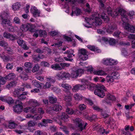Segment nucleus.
I'll use <instances>...</instances> for the list:
<instances>
[{"label":"nucleus","mask_w":135,"mask_h":135,"mask_svg":"<svg viewBox=\"0 0 135 135\" xmlns=\"http://www.w3.org/2000/svg\"><path fill=\"white\" fill-rule=\"evenodd\" d=\"M100 16L99 14L96 13L93 15L91 18H85V21L87 23L85 27L89 28L91 27L92 25L98 26L101 25L102 22Z\"/></svg>","instance_id":"obj_1"},{"label":"nucleus","mask_w":135,"mask_h":135,"mask_svg":"<svg viewBox=\"0 0 135 135\" xmlns=\"http://www.w3.org/2000/svg\"><path fill=\"white\" fill-rule=\"evenodd\" d=\"M107 11L109 15H110L113 17H115L120 13L122 16V19L123 22H127L128 20L127 16L125 15L126 11L122 8H117L115 11H112L110 8L108 7L107 8Z\"/></svg>","instance_id":"obj_2"},{"label":"nucleus","mask_w":135,"mask_h":135,"mask_svg":"<svg viewBox=\"0 0 135 135\" xmlns=\"http://www.w3.org/2000/svg\"><path fill=\"white\" fill-rule=\"evenodd\" d=\"M84 70L81 68L73 67L71 74V76L73 78H75L80 76L84 73Z\"/></svg>","instance_id":"obj_3"},{"label":"nucleus","mask_w":135,"mask_h":135,"mask_svg":"<svg viewBox=\"0 0 135 135\" xmlns=\"http://www.w3.org/2000/svg\"><path fill=\"white\" fill-rule=\"evenodd\" d=\"M104 86L102 85H97V89L94 91V94L99 97L102 98L105 96V93L103 90H105Z\"/></svg>","instance_id":"obj_4"},{"label":"nucleus","mask_w":135,"mask_h":135,"mask_svg":"<svg viewBox=\"0 0 135 135\" xmlns=\"http://www.w3.org/2000/svg\"><path fill=\"white\" fill-rule=\"evenodd\" d=\"M73 95L69 91H66L64 94V99L66 101L67 105L68 106H70L71 105V101Z\"/></svg>","instance_id":"obj_5"},{"label":"nucleus","mask_w":135,"mask_h":135,"mask_svg":"<svg viewBox=\"0 0 135 135\" xmlns=\"http://www.w3.org/2000/svg\"><path fill=\"white\" fill-rule=\"evenodd\" d=\"M15 103L16 105L13 107V110L15 112L20 113L23 109V104L18 100H17L15 102Z\"/></svg>","instance_id":"obj_6"},{"label":"nucleus","mask_w":135,"mask_h":135,"mask_svg":"<svg viewBox=\"0 0 135 135\" xmlns=\"http://www.w3.org/2000/svg\"><path fill=\"white\" fill-rule=\"evenodd\" d=\"M8 14L6 13H3L1 16V24L6 26L12 25V22L6 19L8 16Z\"/></svg>","instance_id":"obj_7"},{"label":"nucleus","mask_w":135,"mask_h":135,"mask_svg":"<svg viewBox=\"0 0 135 135\" xmlns=\"http://www.w3.org/2000/svg\"><path fill=\"white\" fill-rule=\"evenodd\" d=\"M73 122L75 126L78 128L79 130L81 131L83 130L84 122L81 119L77 118L73 120Z\"/></svg>","instance_id":"obj_8"},{"label":"nucleus","mask_w":135,"mask_h":135,"mask_svg":"<svg viewBox=\"0 0 135 135\" xmlns=\"http://www.w3.org/2000/svg\"><path fill=\"white\" fill-rule=\"evenodd\" d=\"M127 22H124L122 24L123 26L125 29L128 31L134 33L135 32V28L133 26L130 25Z\"/></svg>","instance_id":"obj_9"},{"label":"nucleus","mask_w":135,"mask_h":135,"mask_svg":"<svg viewBox=\"0 0 135 135\" xmlns=\"http://www.w3.org/2000/svg\"><path fill=\"white\" fill-rule=\"evenodd\" d=\"M70 76V74L68 72H60L56 75V77L59 80L61 79L64 80Z\"/></svg>","instance_id":"obj_10"},{"label":"nucleus","mask_w":135,"mask_h":135,"mask_svg":"<svg viewBox=\"0 0 135 135\" xmlns=\"http://www.w3.org/2000/svg\"><path fill=\"white\" fill-rule=\"evenodd\" d=\"M3 36L4 38L12 40H14L18 38L17 36L16 35L6 32L4 33Z\"/></svg>","instance_id":"obj_11"},{"label":"nucleus","mask_w":135,"mask_h":135,"mask_svg":"<svg viewBox=\"0 0 135 135\" xmlns=\"http://www.w3.org/2000/svg\"><path fill=\"white\" fill-rule=\"evenodd\" d=\"M115 99V98L114 96L109 94L107 95V98L104 100L108 105H111L113 101Z\"/></svg>","instance_id":"obj_12"},{"label":"nucleus","mask_w":135,"mask_h":135,"mask_svg":"<svg viewBox=\"0 0 135 135\" xmlns=\"http://www.w3.org/2000/svg\"><path fill=\"white\" fill-rule=\"evenodd\" d=\"M30 12L35 17H39L40 16V11L34 6H32L31 8Z\"/></svg>","instance_id":"obj_13"},{"label":"nucleus","mask_w":135,"mask_h":135,"mask_svg":"<svg viewBox=\"0 0 135 135\" xmlns=\"http://www.w3.org/2000/svg\"><path fill=\"white\" fill-rule=\"evenodd\" d=\"M86 89V86L84 85L77 84L74 86L72 89L74 92H76L79 90H84Z\"/></svg>","instance_id":"obj_14"},{"label":"nucleus","mask_w":135,"mask_h":135,"mask_svg":"<svg viewBox=\"0 0 135 135\" xmlns=\"http://www.w3.org/2000/svg\"><path fill=\"white\" fill-rule=\"evenodd\" d=\"M81 81L84 83L87 86L88 89L91 91H93L95 89V85L93 84L89 83L87 80L83 79Z\"/></svg>","instance_id":"obj_15"},{"label":"nucleus","mask_w":135,"mask_h":135,"mask_svg":"<svg viewBox=\"0 0 135 135\" xmlns=\"http://www.w3.org/2000/svg\"><path fill=\"white\" fill-rule=\"evenodd\" d=\"M117 28V26L116 25L108 26L107 27H104V29L108 33H111L113 31Z\"/></svg>","instance_id":"obj_16"},{"label":"nucleus","mask_w":135,"mask_h":135,"mask_svg":"<svg viewBox=\"0 0 135 135\" xmlns=\"http://www.w3.org/2000/svg\"><path fill=\"white\" fill-rule=\"evenodd\" d=\"M17 43L18 45L21 46L25 50H27L28 48L25 42L21 39H19L17 40Z\"/></svg>","instance_id":"obj_17"},{"label":"nucleus","mask_w":135,"mask_h":135,"mask_svg":"<svg viewBox=\"0 0 135 135\" xmlns=\"http://www.w3.org/2000/svg\"><path fill=\"white\" fill-rule=\"evenodd\" d=\"M27 103L29 105H33L35 107L39 106L40 104L36 100L33 99H30Z\"/></svg>","instance_id":"obj_18"},{"label":"nucleus","mask_w":135,"mask_h":135,"mask_svg":"<svg viewBox=\"0 0 135 135\" xmlns=\"http://www.w3.org/2000/svg\"><path fill=\"white\" fill-rule=\"evenodd\" d=\"M32 85L37 88L41 89L42 88V85L43 84L41 83L39 81L36 80H33L32 82Z\"/></svg>","instance_id":"obj_19"},{"label":"nucleus","mask_w":135,"mask_h":135,"mask_svg":"<svg viewBox=\"0 0 135 135\" xmlns=\"http://www.w3.org/2000/svg\"><path fill=\"white\" fill-rule=\"evenodd\" d=\"M21 6L20 3L19 2H17L12 4V7L14 11H16L20 9Z\"/></svg>","instance_id":"obj_20"},{"label":"nucleus","mask_w":135,"mask_h":135,"mask_svg":"<svg viewBox=\"0 0 135 135\" xmlns=\"http://www.w3.org/2000/svg\"><path fill=\"white\" fill-rule=\"evenodd\" d=\"M82 95L80 94L75 93L74 95V100L76 101H79L83 99Z\"/></svg>","instance_id":"obj_21"},{"label":"nucleus","mask_w":135,"mask_h":135,"mask_svg":"<svg viewBox=\"0 0 135 135\" xmlns=\"http://www.w3.org/2000/svg\"><path fill=\"white\" fill-rule=\"evenodd\" d=\"M93 73L96 75H106L107 74L102 70H96L93 71Z\"/></svg>","instance_id":"obj_22"},{"label":"nucleus","mask_w":135,"mask_h":135,"mask_svg":"<svg viewBox=\"0 0 135 135\" xmlns=\"http://www.w3.org/2000/svg\"><path fill=\"white\" fill-rule=\"evenodd\" d=\"M51 68L56 70H60L62 69V67H61L60 64H54L51 65Z\"/></svg>","instance_id":"obj_23"},{"label":"nucleus","mask_w":135,"mask_h":135,"mask_svg":"<svg viewBox=\"0 0 135 135\" xmlns=\"http://www.w3.org/2000/svg\"><path fill=\"white\" fill-rule=\"evenodd\" d=\"M97 130L98 132L100 134H102L105 133V134H107L109 133V131H105V130L103 128V127L100 126L98 127Z\"/></svg>","instance_id":"obj_24"},{"label":"nucleus","mask_w":135,"mask_h":135,"mask_svg":"<svg viewBox=\"0 0 135 135\" xmlns=\"http://www.w3.org/2000/svg\"><path fill=\"white\" fill-rule=\"evenodd\" d=\"M60 118L65 122L67 121L68 120V116L65 113H62Z\"/></svg>","instance_id":"obj_25"},{"label":"nucleus","mask_w":135,"mask_h":135,"mask_svg":"<svg viewBox=\"0 0 135 135\" xmlns=\"http://www.w3.org/2000/svg\"><path fill=\"white\" fill-rule=\"evenodd\" d=\"M87 48L91 51H96L98 52H100L99 50H98L97 47H95L94 46L88 45L87 46Z\"/></svg>","instance_id":"obj_26"},{"label":"nucleus","mask_w":135,"mask_h":135,"mask_svg":"<svg viewBox=\"0 0 135 135\" xmlns=\"http://www.w3.org/2000/svg\"><path fill=\"white\" fill-rule=\"evenodd\" d=\"M74 51L73 50L70 49L66 52L64 53L65 54H68V57L69 58L72 57V55L73 56H74V55L73 54Z\"/></svg>","instance_id":"obj_27"},{"label":"nucleus","mask_w":135,"mask_h":135,"mask_svg":"<svg viewBox=\"0 0 135 135\" xmlns=\"http://www.w3.org/2000/svg\"><path fill=\"white\" fill-rule=\"evenodd\" d=\"M17 125L14 122L10 121L8 123V127L10 129H14L16 127Z\"/></svg>","instance_id":"obj_28"},{"label":"nucleus","mask_w":135,"mask_h":135,"mask_svg":"<svg viewBox=\"0 0 135 135\" xmlns=\"http://www.w3.org/2000/svg\"><path fill=\"white\" fill-rule=\"evenodd\" d=\"M28 30V25L22 24L20 28V30L23 32H26Z\"/></svg>","instance_id":"obj_29"},{"label":"nucleus","mask_w":135,"mask_h":135,"mask_svg":"<svg viewBox=\"0 0 135 135\" xmlns=\"http://www.w3.org/2000/svg\"><path fill=\"white\" fill-rule=\"evenodd\" d=\"M28 30L30 32H34L35 31V28L36 26L32 24H29L28 25Z\"/></svg>","instance_id":"obj_30"},{"label":"nucleus","mask_w":135,"mask_h":135,"mask_svg":"<svg viewBox=\"0 0 135 135\" xmlns=\"http://www.w3.org/2000/svg\"><path fill=\"white\" fill-rule=\"evenodd\" d=\"M62 109V107L59 105H55L52 107V109L55 111H57L61 110Z\"/></svg>","instance_id":"obj_31"},{"label":"nucleus","mask_w":135,"mask_h":135,"mask_svg":"<svg viewBox=\"0 0 135 135\" xmlns=\"http://www.w3.org/2000/svg\"><path fill=\"white\" fill-rule=\"evenodd\" d=\"M100 16L102 19L106 22L108 21L109 20V18L103 12L101 13L100 15Z\"/></svg>","instance_id":"obj_32"},{"label":"nucleus","mask_w":135,"mask_h":135,"mask_svg":"<svg viewBox=\"0 0 135 135\" xmlns=\"http://www.w3.org/2000/svg\"><path fill=\"white\" fill-rule=\"evenodd\" d=\"M72 10V13L71 15L72 16L73 15V12H74V13L76 14V16L79 15L81 13V10L78 8H76L75 10L74 8H73Z\"/></svg>","instance_id":"obj_33"},{"label":"nucleus","mask_w":135,"mask_h":135,"mask_svg":"<svg viewBox=\"0 0 135 135\" xmlns=\"http://www.w3.org/2000/svg\"><path fill=\"white\" fill-rule=\"evenodd\" d=\"M107 82L109 84L113 82L114 79L111 76H107L106 78Z\"/></svg>","instance_id":"obj_34"},{"label":"nucleus","mask_w":135,"mask_h":135,"mask_svg":"<svg viewBox=\"0 0 135 135\" xmlns=\"http://www.w3.org/2000/svg\"><path fill=\"white\" fill-rule=\"evenodd\" d=\"M28 92L26 91L23 92L22 94L18 96V98L21 100L25 99L26 98V95H27Z\"/></svg>","instance_id":"obj_35"},{"label":"nucleus","mask_w":135,"mask_h":135,"mask_svg":"<svg viewBox=\"0 0 135 135\" xmlns=\"http://www.w3.org/2000/svg\"><path fill=\"white\" fill-rule=\"evenodd\" d=\"M15 77V75L13 73H11L9 74L8 75L6 76V79L8 80H11L13 79Z\"/></svg>","instance_id":"obj_36"},{"label":"nucleus","mask_w":135,"mask_h":135,"mask_svg":"<svg viewBox=\"0 0 135 135\" xmlns=\"http://www.w3.org/2000/svg\"><path fill=\"white\" fill-rule=\"evenodd\" d=\"M61 86L67 90H69L71 88L70 85L67 84H61Z\"/></svg>","instance_id":"obj_37"},{"label":"nucleus","mask_w":135,"mask_h":135,"mask_svg":"<svg viewBox=\"0 0 135 135\" xmlns=\"http://www.w3.org/2000/svg\"><path fill=\"white\" fill-rule=\"evenodd\" d=\"M42 118V116L38 114H35L32 116V118L36 120H40Z\"/></svg>","instance_id":"obj_38"},{"label":"nucleus","mask_w":135,"mask_h":135,"mask_svg":"<svg viewBox=\"0 0 135 135\" xmlns=\"http://www.w3.org/2000/svg\"><path fill=\"white\" fill-rule=\"evenodd\" d=\"M122 55L126 57H127L129 55V54L127 50L124 49H123L122 51Z\"/></svg>","instance_id":"obj_39"},{"label":"nucleus","mask_w":135,"mask_h":135,"mask_svg":"<svg viewBox=\"0 0 135 135\" xmlns=\"http://www.w3.org/2000/svg\"><path fill=\"white\" fill-rule=\"evenodd\" d=\"M109 59H104L102 61V63L106 65H109Z\"/></svg>","instance_id":"obj_40"},{"label":"nucleus","mask_w":135,"mask_h":135,"mask_svg":"<svg viewBox=\"0 0 135 135\" xmlns=\"http://www.w3.org/2000/svg\"><path fill=\"white\" fill-rule=\"evenodd\" d=\"M111 76L115 79H118L119 77V75L117 72H114L112 73Z\"/></svg>","instance_id":"obj_41"},{"label":"nucleus","mask_w":135,"mask_h":135,"mask_svg":"<svg viewBox=\"0 0 135 135\" xmlns=\"http://www.w3.org/2000/svg\"><path fill=\"white\" fill-rule=\"evenodd\" d=\"M79 57L80 59L83 60H86L88 57V55L87 54L85 55H79Z\"/></svg>","instance_id":"obj_42"},{"label":"nucleus","mask_w":135,"mask_h":135,"mask_svg":"<svg viewBox=\"0 0 135 135\" xmlns=\"http://www.w3.org/2000/svg\"><path fill=\"white\" fill-rule=\"evenodd\" d=\"M108 42L110 45H114L116 43V41L113 38H110L109 39Z\"/></svg>","instance_id":"obj_43"},{"label":"nucleus","mask_w":135,"mask_h":135,"mask_svg":"<svg viewBox=\"0 0 135 135\" xmlns=\"http://www.w3.org/2000/svg\"><path fill=\"white\" fill-rule=\"evenodd\" d=\"M49 100L50 103H55L57 101V99L52 97H49Z\"/></svg>","instance_id":"obj_44"},{"label":"nucleus","mask_w":135,"mask_h":135,"mask_svg":"<svg viewBox=\"0 0 135 135\" xmlns=\"http://www.w3.org/2000/svg\"><path fill=\"white\" fill-rule=\"evenodd\" d=\"M110 63L109 65H112L116 64L117 63V60L109 58Z\"/></svg>","instance_id":"obj_45"},{"label":"nucleus","mask_w":135,"mask_h":135,"mask_svg":"<svg viewBox=\"0 0 135 135\" xmlns=\"http://www.w3.org/2000/svg\"><path fill=\"white\" fill-rule=\"evenodd\" d=\"M7 43L4 41H0V46L3 47L5 49H6L8 46Z\"/></svg>","instance_id":"obj_46"},{"label":"nucleus","mask_w":135,"mask_h":135,"mask_svg":"<svg viewBox=\"0 0 135 135\" xmlns=\"http://www.w3.org/2000/svg\"><path fill=\"white\" fill-rule=\"evenodd\" d=\"M66 112L69 114L72 115L74 114V112L71 109L68 108L66 110Z\"/></svg>","instance_id":"obj_47"},{"label":"nucleus","mask_w":135,"mask_h":135,"mask_svg":"<svg viewBox=\"0 0 135 135\" xmlns=\"http://www.w3.org/2000/svg\"><path fill=\"white\" fill-rule=\"evenodd\" d=\"M40 65L42 66L45 67H48L49 66V64L46 61L42 62L40 64Z\"/></svg>","instance_id":"obj_48"},{"label":"nucleus","mask_w":135,"mask_h":135,"mask_svg":"<svg viewBox=\"0 0 135 135\" xmlns=\"http://www.w3.org/2000/svg\"><path fill=\"white\" fill-rule=\"evenodd\" d=\"M6 102H7L9 104H10L14 102V100L11 98L8 97L6 99Z\"/></svg>","instance_id":"obj_49"},{"label":"nucleus","mask_w":135,"mask_h":135,"mask_svg":"<svg viewBox=\"0 0 135 135\" xmlns=\"http://www.w3.org/2000/svg\"><path fill=\"white\" fill-rule=\"evenodd\" d=\"M86 106L84 104H80L79 106V108L80 110H82L86 108Z\"/></svg>","instance_id":"obj_50"},{"label":"nucleus","mask_w":135,"mask_h":135,"mask_svg":"<svg viewBox=\"0 0 135 135\" xmlns=\"http://www.w3.org/2000/svg\"><path fill=\"white\" fill-rule=\"evenodd\" d=\"M47 81H49V83H53L55 82V80L53 78L50 77H46Z\"/></svg>","instance_id":"obj_51"},{"label":"nucleus","mask_w":135,"mask_h":135,"mask_svg":"<svg viewBox=\"0 0 135 135\" xmlns=\"http://www.w3.org/2000/svg\"><path fill=\"white\" fill-rule=\"evenodd\" d=\"M7 79L6 78V77L4 78L0 76V84L3 85L5 83V80Z\"/></svg>","instance_id":"obj_52"},{"label":"nucleus","mask_w":135,"mask_h":135,"mask_svg":"<svg viewBox=\"0 0 135 135\" xmlns=\"http://www.w3.org/2000/svg\"><path fill=\"white\" fill-rule=\"evenodd\" d=\"M25 66L28 68H31L32 67V64L30 62H26L24 64Z\"/></svg>","instance_id":"obj_53"},{"label":"nucleus","mask_w":135,"mask_h":135,"mask_svg":"<svg viewBox=\"0 0 135 135\" xmlns=\"http://www.w3.org/2000/svg\"><path fill=\"white\" fill-rule=\"evenodd\" d=\"M93 108L95 110L98 111H101L102 110V109L97 105H94L93 106Z\"/></svg>","instance_id":"obj_54"},{"label":"nucleus","mask_w":135,"mask_h":135,"mask_svg":"<svg viewBox=\"0 0 135 135\" xmlns=\"http://www.w3.org/2000/svg\"><path fill=\"white\" fill-rule=\"evenodd\" d=\"M3 59V61H9L10 59V58L9 57L5 56V55H1L0 54V57Z\"/></svg>","instance_id":"obj_55"},{"label":"nucleus","mask_w":135,"mask_h":135,"mask_svg":"<svg viewBox=\"0 0 135 135\" xmlns=\"http://www.w3.org/2000/svg\"><path fill=\"white\" fill-rule=\"evenodd\" d=\"M40 68L39 66L38 65H36L33 68L32 71L33 73L37 71Z\"/></svg>","instance_id":"obj_56"},{"label":"nucleus","mask_w":135,"mask_h":135,"mask_svg":"<svg viewBox=\"0 0 135 135\" xmlns=\"http://www.w3.org/2000/svg\"><path fill=\"white\" fill-rule=\"evenodd\" d=\"M60 64V66L62 67V69L65 67H68L70 66V64L66 63H61Z\"/></svg>","instance_id":"obj_57"},{"label":"nucleus","mask_w":135,"mask_h":135,"mask_svg":"<svg viewBox=\"0 0 135 135\" xmlns=\"http://www.w3.org/2000/svg\"><path fill=\"white\" fill-rule=\"evenodd\" d=\"M13 22L15 23L19 24L20 23V19L18 17H15L13 19Z\"/></svg>","instance_id":"obj_58"},{"label":"nucleus","mask_w":135,"mask_h":135,"mask_svg":"<svg viewBox=\"0 0 135 135\" xmlns=\"http://www.w3.org/2000/svg\"><path fill=\"white\" fill-rule=\"evenodd\" d=\"M35 123L32 121H30L28 123V125L29 127H33L35 126Z\"/></svg>","instance_id":"obj_59"},{"label":"nucleus","mask_w":135,"mask_h":135,"mask_svg":"<svg viewBox=\"0 0 135 135\" xmlns=\"http://www.w3.org/2000/svg\"><path fill=\"white\" fill-rule=\"evenodd\" d=\"M32 57L33 59V61L35 62H37L39 60V58L38 57V56H37L35 55H32Z\"/></svg>","instance_id":"obj_60"},{"label":"nucleus","mask_w":135,"mask_h":135,"mask_svg":"<svg viewBox=\"0 0 135 135\" xmlns=\"http://www.w3.org/2000/svg\"><path fill=\"white\" fill-rule=\"evenodd\" d=\"M38 125V127H41L43 126L45 127L46 126L45 122L43 121V119H42V122L39 123Z\"/></svg>","instance_id":"obj_61"},{"label":"nucleus","mask_w":135,"mask_h":135,"mask_svg":"<svg viewBox=\"0 0 135 135\" xmlns=\"http://www.w3.org/2000/svg\"><path fill=\"white\" fill-rule=\"evenodd\" d=\"M43 121L45 122L46 125L48 123H52V121L50 119H43Z\"/></svg>","instance_id":"obj_62"},{"label":"nucleus","mask_w":135,"mask_h":135,"mask_svg":"<svg viewBox=\"0 0 135 135\" xmlns=\"http://www.w3.org/2000/svg\"><path fill=\"white\" fill-rule=\"evenodd\" d=\"M85 102L91 105H92L93 104V102L91 100L89 99H86L85 100Z\"/></svg>","instance_id":"obj_63"},{"label":"nucleus","mask_w":135,"mask_h":135,"mask_svg":"<svg viewBox=\"0 0 135 135\" xmlns=\"http://www.w3.org/2000/svg\"><path fill=\"white\" fill-rule=\"evenodd\" d=\"M39 33L42 36L44 37L46 35V33L44 30H41L39 31Z\"/></svg>","instance_id":"obj_64"}]
</instances>
